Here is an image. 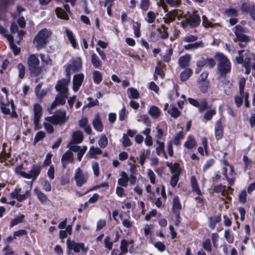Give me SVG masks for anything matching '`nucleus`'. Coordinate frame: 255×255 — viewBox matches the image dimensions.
Here are the masks:
<instances>
[{"mask_svg": "<svg viewBox=\"0 0 255 255\" xmlns=\"http://www.w3.org/2000/svg\"><path fill=\"white\" fill-rule=\"evenodd\" d=\"M42 166L39 164H33L31 166V168L28 173L22 171L23 169V164L22 163L17 166L14 170L15 173L17 175L26 179H32L35 180L41 173Z\"/></svg>", "mask_w": 255, "mask_h": 255, "instance_id": "obj_1", "label": "nucleus"}, {"mask_svg": "<svg viewBox=\"0 0 255 255\" xmlns=\"http://www.w3.org/2000/svg\"><path fill=\"white\" fill-rule=\"evenodd\" d=\"M27 65L31 77H37L42 72L43 68L40 65V60L36 54H31L28 56Z\"/></svg>", "mask_w": 255, "mask_h": 255, "instance_id": "obj_2", "label": "nucleus"}, {"mask_svg": "<svg viewBox=\"0 0 255 255\" xmlns=\"http://www.w3.org/2000/svg\"><path fill=\"white\" fill-rule=\"evenodd\" d=\"M215 58L217 61V70L221 76H223L230 72L231 63L228 58L223 53L217 52Z\"/></svg>", "mask_w": 255, "mask_h": 255, "instance_id": "obj_3", "label": "nucleus"}, {"mask_svg": "<svg viewBox=\"0 0 255 255\" xmlns=\"http://www.w3.org/2000/svg\"><path fill=\"white\" fill-rule=\"evenodd\" d=\"M51 32L45 28L38 31L33 39V44L37 50H39L46 47Z\"/></svg>", "mask_w": 255, "mask_h": 255, "instance_id": "obj_4", "label": "nucleus"}, {"mask_svg": "<svg viewBox=\"0 0 255 255\" xmlns=\"http://www.w3.org/2000/svg\"><path fill=\"white\" fill-rule=\"evenodd\" d=\"M67 119L65 110H58L53 115L47 117L45 119L54 125H62L65 123Z\"/></svg>", "mask_w": 255, "mask_h": 255, "instance_id": "obj_5", "label": "nucleus"}, {"mask_svg": "<svg viewBox=\"0 0 255 255\" xmlns=\"http://www.w3.org/2000/svg\"><path fill=\"white\" fill-rule=\"evenodd\" d=\"M67 247L70 251H73L75 253L78 254L81 250L82 254H86L89 250L88 247L83 243H76L74 240L71 241L70 238L67 239L66 242Z\"/></svg>", "mask_w": 255, "mask_h": 255, "instance_id": "obj_6", "label": "nucleus"}, {"mask_svg": "<svg viewBox=\"0 0 255 255\" xmlns=\"http://www.w3.org/2000/svg\"><path fill=\"white\" fill-rule=\"evenodd\" d=\"M89 178L87 173H84L80 168H78L75 172L74 179L77 187H81L87 183Z\"/></svg>", "mask_w": 255, "mask_h": 255, "instance_id": "obj_7", "label": "nucleus"}, {"mask_svg": "<svg viewBox=\"0 0 255 255\" xmlns=\"http://www.w3.org/2000/svg\"><path fill=\"white\" fill-rule=\"evenodd\" d=\"M68 94L64 93H58L55 98V100L52 103L49 110H52L59 105L63 106L66 103V99L68 98Z\"/></svg>", "mask_w": 255, "mask_h": 255, "instance_id": "obj_8", "label": "nucleus"}, {"mask_svg": "<svg viewBox=\"0 0 255 255\" xmlns=\"http://www.w3.org/2000/svg\"><path fill=\"white\" fill-rule=\"evenodd\" d=\"M188 101L191 105L198 108L200 112H203L208 108V102L205 99H201L200 102H198L194 99L189 98Z\"/></svg>", "mask_w": 255, "mask_h": 255, "instance_id": "obj_9", "label": "nucleus"}, {"mask_svg": "<svg viewBox=\"0 0 255 255\" xmlns=\"http://www.w3.org/2000/svg\"><path fill=\"white\" fill-rule=\"evenodd\" d=\"M69 83V80H66L65 78L58 80L55 87L56 91L58 93H64L68 94V85Z\"/></svg>", "mask_w": 255, "mask_h": 255, "instance_id": "obj_10", "label": "nucleus"}, {"mask_svg": "<svg viewBox=\"0 0 255 255\" xmlns=\"http://www.w3.org/2000/svg\"><path fill=\"white\" fill-rule=\"evenodd\" d=\"M34 111V119L33 123L34 124L35 128H37L39 125L40 118L42 116V106L37 103L33 106Z\"/></svg>", "mask_w": 255, "mask_h": 255, "instance_id": "obj_11", "label": "nucleus"}, {"mask_svg": "<svg viewBox=\"0 0 255 255\" xmlns=\"http://www.w3.org/2000/svg\"><path fill=\"white\" fill-rule=\"evenodd\" d=\"M234 29L236 38L239 41L247 43L249 41V37L243 33L244 28L242 26L240 25H236Z\"/></svg>", "mask_w": 255, "mask_h": 255, "instance_id": "obj_12", "label": "nucleus"}, {"mask_svg": "<svg viewBox=\"0 0 255 255\" xmlns=\"http://www.w3.org/2000/svg\"><path fill=\"white\" fill-rule=\"evenodd\" d=\"M84 79V75L83 73H79L75 75L73 79V90L76 92H77Z\"/></svg>", "mask_w": 255, "mask_h": 255, "instance_id": "obj_13", "label": "nucleus"}, {"mask_svg": "<svg viewBox=\"0 0 255 255\" xmlns=\"http://www.w3.org/2000/svg\"><path fill=\"white\" fill-rule=\"evenodd\" d=\"M244 53L246 55H248L247 53H248L249 54V51H245V50L239 51L238 53L239 56L236 57V61L238 64L243 63L244 66H246L247 65H249V66H251V58H245L244 60L245 57Z\"/></svg>", "mask_w": 255, "mask_h": 255, "instance_id": "obj_14", "label": "nucleus"}, {"mask_svg": "<svg viewBox=\"0 0 255 255\" xmlns=\"http://www.w3.org/2000/svg\"><path fill=\"white\" fill-rule=\"evenodd\" d=\"M233 191L231 187L229 186L227 188L222 184H219L215 186L213 189V191L217 193H221L223 196L227 195L229 193H231Z\"/></svg>", "mask_w": 255, "mask_h": 255, "instance_id": "obj_15", "label": "nucleus"}, {"mask_svg": "<svg viewBox=\"0 0 255 255\" xmlns=\"http://www.w3.org/2000/svg\"><path fill=\"white\" fill-rule=\"evenodd\" d=\"M71 69L74 73L79 72L82 68V61L80 57H77L70 64Z\"/></svg>", "mask_w": 255, "mask_h": 255, "instance_id": "obj_16", "label": "nucleus"}, {"mask_svg": "<svg viewBox=\"0 0 255 255\" xmlns=\"http://www.w3.org/2000/svg\"><path fill=\"white\" fill-rule=\"evenodd\" d=\"M73 161V154L70 150H67L62 156L61 162L64 167Z\"/></svg>", "mask_w": 255, "mask_h": 255, "instance_id": "obj_17", "label": "nucleus"}, {"mask_svg": "<svg viewBox=\"0 0 255 255\" xmlns=\"http://www.w3.org/2000/svg\"><path fill=\"white\" fill-rule=\"evenodd\" d=\"M92 124L96 130L99 132L103 131L104 127L101 121V117L99 113L95 114Z\"/></svg>", "mask_w": 255, "mask_h": 255, "instance_id": "obj_18", "label": "nucleus"}, {"mask_svg": "<svg viewBox=\"0 0 255 255\" xmlns=\"http://www.w3.org/2000/svg\"><path fill=\"white\" fill-rule=\"evenodd\" d=\"M200 21V16L195 13L189 15L187 19V22L191 27H196L199 25Z\"/></svg>", "mask_w": 255, "mask_h": 255, "instance_id": "obj_19", "label": "nucleus"}, {"mask_svg": "<svg viewBox=\"0 0 255 255\" xmlns=\"http://www.w3.org/2000/svg\"><path fill=\"white\" fill-rule=\"evenodd\" d=\"M65 32L66 33V35L67 36L68 39L70 42L71 45L74 49H79V46L77 42V40L75 37L74 34L72 32V31L66 29L65 30Z\"/></svg>", "mask_w": 255, "mask_h": 255, "instance_id": "obj_20", "label": "nucleus"}, {"mask_svg": "<svg viewBox=\"0 0 255 255\" xmlns=\"http://www.w3.org/2000/svg\"><path fill=\"white\" fill-rule=\"evenodd\" d=\"M215 134L216 138L219 139L222 138L223 135V127L221 120H218L216 123L215 127Z\"/></svg>", "mask_w": 255, "mask_h": 255, "instance_id": "obj_21", "label": "nucleus"}, {"mask_svg": "<svg viewBox=\"0 0 255 255\" xmlns=\"http://www.w3.org/2000/svg\"><path fill=\"white\" fill-rule=\"evenodd\" d=\"M83 139L84 136L83 132L80 130H77L73 132L72 139L70 141L76 143H80L83 141Z\"/></svg>", "mask_w": 255, "mask_h": 255, "instance_id": "obj_22", "label": "nucleus"}, {"mask_svg": "<svg viewBox=\"0 0 255 255\" xmlns=\"http://www.w3.org/2000/svg\"><path fill=\"white\" fill-rule=\"evenodd\" d=\"M34 192L38 199L42 204H44L49 201L47 196L38 188H35L34 190Z\"/></svg>", "mask_w": 255, "mask_h": 255, "instance_id": "obj_23", "label": "nucleus"}, {"mask_svg": "<svg viewBox=\"0 0 255 255\" xmlns=\"http://www.w3.org/2000/svg\"><path fill=\"white\" fill-rule=\"evenodd\" d=\"M221 221V217L220 215H217L215 216H211L209 218V227L214 230L217 223H219Z\"/></svg>", "mask_w": 255, "mask_h": 255, "instance_id": "obj_24", "label": "nucleus"}, {"mask_svg": "<svg viewBox=\"0 0 255 255\" xmlns=\"http://www.w3.org/2000/svg\"><path fill=\"white\" fill-rule=\"evenodd\" d=\"M121 175V177L118 180V184L121 186L127 187L128 184L129 177L125 171H122Z\"/></svg>", "mask_w": 255, "mask_h": 255, "instance_id": "obj_25", "label": "nucleus"}, {"mask_svg": "<svg viewBox=\"0 0 255 255\" xmlns=\"http://www.w3.org/2000/svg\"><path fill=\"white\" fill-rule=\"evenodd\" d=\"M25 218V216L23 214L16 216L13 219H12L9 223V227L12 228L13 227L23 222Z\"/></svg>", "mask_w": 255, "mask_h": 255, "instance_id": "obj_26", "label": "nucleus"}, {"mask_svg": "<svg viewBox=\"0 0 255 255\" xmlns=\"http://www.w3.org/2000/svg\"><path fill=\"white\" fill-rule=\"evenodd\" d=\"M190 59V55L186 54L184 56H181L179 59V65L182 68H185L188 66Z\"/></svg>", "mask_w": 255, "mask_h": 255, "instance_id": "obj_27", "label": "nucleus"}, {"mask_svg": "<svg viewBox=\"0 0 255 255\" xmlns=\"http://www.w3.org/2000/svg\"><path fill=\"white\" fill-rule=\"evenodd\" d=\"M162 50L166 53L162 56V60L165 62H168L170 60V56L172 53V49L170 47L164 46L162 47Z\"/></svg>", "mask_w": 255, "mask_h": 255, "instance_id": "obj_28", "label": "nucleus"}, {"mask_svg": "<svg viewBox=\"0 0 255 255\" xmlns=\"http://www.w3.org/2000/svg\"><path fill=\"white\" fill-rule=\"evenodd\" d=\"M55 13L57 16L61 19L68 20L69 19V16L66 12L62 8L57 7L55 9Z\"/></svg>", "mask_w": 255, "mask_h": 255, "instance_id": "obj_29", "label": "nucleus"}, {"mask_svg": "<svg viewBox=\"0 0 255 255\" xmlns=\"http://www.w3.org/2000/svg\"><path fill=\"white\" fill-rule=\"evenodd\" d=\"M190 182L193 191L196 192L198 195H201V192L199 188L196 178L194 176H192L191 177Z\"/></svg>", "mask_w": 255, "mask_h": 255, "instance_id": "obj_30", "label": "nucleus"}, {"mask_svg": "<svg viewBox=\"0 0 255 255\" xmlns=\"http://www.w3.org/2000/svg\"><path fill=\"white\" fill-rule=\"evenodd\" d=\"M133 241L132 240L128 241L125 239L122 240L120 246L121 251H122V253H127L128 252V245L133 244Z\"/></svg>", "mask_w": 255, "mask_h": 255, "instance_id": "obj_31", "label": "nucleus"}, {"mask_svg": "<svg viewBox=\"0 0 255 255\" xmlns=\"http://www.w3.org/2000/svg\"><path fill=\"white\" fill-rule=\"evenodd\" d=\"M196 146V142L195 138L191 135L188 136L187 141L184 144V146L188 149H192Z\"/></svg>", "mask_w": 255, "mask_h": 255, "instance_id": "obj_32", "label": "nucleus"}, {"mask_svg": "<svg viewBox=\"0 0 255 255\" xmlns=\"http://www.w3.org/2000/svg\"><path fill=\"white\" fill-rule=\"evenodd\" d=\"M148 113L153 119H157L159 117V109L153 105L150 108Z\"/></svg>", "mask_w": 255, "mask_h": 255, "instance_id": "obj_33", "label": "nucleus"}, {"mask_svg": "<svg viewBox=\"0 0 255 255\" xmlns=\"http://www.w3.org/2000/svg\"><path fill=\"white\" fill-rule=\"evenodd\" d=\"M168 166L170 168L171 172L173 174L175 175H180L181 169L179 167V164L177 163H168Z\"/></svg>", "mask_w": 255, "mask_h": 255, "instance_id": "obj_34", "label": "nucleus"}, {"mask_svg": "<svg viewBox=\"0 0 255 255\" xmlns=\"http://www.w3.org/2000/svg\"><path fill=\"white\" fill-rule=\"evenodd\" d=\"M202 47H203V42L202 41H199L185 45H184V49L186 50H190Z\"/></svg>", "mask_w": 255, "mask_h": 255, "instance_id": "obj_35", "label": "nucleus"}, {"mask_svg": "<svg viewBox=\"0 0 255 255\" xmlns=\"http://www.w3.org/2000/svg\"><path fill=\"white\" fill-rule=\"evenodd\" d=\"M116 0H105L104 2V6H107V13L109 16H112V7L113 6L114 4V2Z\"/></svg>", "mask_w": 255, "mask_h": 255, "instance_id": "obj_36", "label": "nucleus"}, {"mask_svg": "<svg viewBox=\"0 0 255 255\" xmlns=\"http://www.w3.org/2000/svg\"><path fill=\"white\" fill-rule=\"evenodd\" d=\"M156 236H159V232H158L157 231L156 232V234H154V233L150 234V236H149V241L151 243L154 245V246L156 249L159 250V242L156 241V240L155 239Z\"/></svg>", "mask_w": 255, "mask_h": 255, "instance_id": "obj_37", "label": "nucleus"}, {"mask_svg": "<svg viewBox=\"0 0 255 255\" xmlns=\"http://www.w3.org/2000/svg\"><path fill=\"white\" fill-rule=\"evenodd\" d=\"M91 62L96 68H99L102 66V62L95 53H93L91 56Z\"/></svg>", "mask_w": 255, "mask_h": 255, "instance_id": "obj_38", "label": "nucleus"}, {"mask_svg": "<svg viewBox=\"0 0 255 255\" xmlns=\"http://www.w3.org/2000/svg\"><path fill=\"white\" fill-rule=\"evenodd\" d=\"M93 77L94 82L96 84H99L102 81V75L99 71L95 70L93 73Z\"/></svg>", "mask_w": 255, "mask_h": 255, "instance_id": "obj_39", "label": "nucleus"}, {"mask_svg": "<svg viewBox=\"0 0 255 255\" xmlns=\"http://www.w3.org/2000/svg\"><path fill=\"white\" fill-rule=\"evenodd\" d=\"M16 68L18 71V78L22 79L25 77L26 69L23 64L20 63H18L16 66Z\"/></svg>", "mask_w": 255, "mask_h": 255, "instance_id": "obj_40", "label": "nucleus"}, {"mask_svg": "<svg viewBox=\"0 0 255 255\" xmlns=\"http://www.w3.org/2000/svg\"><path fill=\"white\" fill-rule=\"evenodd\" d=\"M192 71L190 69H186L180 74V79L182 81H186L192 75Z\"/></svg>", "mask_w": 255, "mask_h": 255, "instance_id": "obj_41", "label": "nucleus"}, {"mask_svg": "<svg viewBox=\"0 0 255 255\" xmlns=\"http://www.w3.org/2000/svg\"><path fill=\"white\" fill-rule=\"evenodd\" d=\"M224 237L226 241L230 244H232L234 241L233 234L230 230H226L224 232Z\"/></svg>", "mask_w": 255, "mask_h": 255, "instance_id": "obj_42", "label": "nucleus"}, {"mask_svg": "<svg viewBox=\"0 0 255 255\" xmlns=\"http://www.w3.org/2000/svg\"><path fill=\"white\" fill-rule=\"evenodd\" d=\"M181 209V205L178 196H175L173 199V210L174 212L178 211Z\"/></svg>", "mask_w": 255, "mask_h": 255, "instance_id": "obj_43", "label": "nucleus"}, {"mask_svg": "<svg viewBox=\"0 0 255 255\" xmlns=\"http://www.w3.org/2000/svg\"><path fill=\"white\" fill-rule=\"evenodd\" d=\"M184 134L183 131H180L175 136L173 139V143L175 145H179L181 140L184 138Z\"/></svg>", "mask_w": 255, "mask_h": 255, "instance_id": "obj_44", "label": "nucleus"}, {"mask_svg": "<svg viewBox=\"0 0 255 255\" xmlns=\"http://www.w3.org/2000/svg\"><path fill=\"white\" fill-rule=\"evenodd\" d=\"M216 114L215 109H210L208 110L204 115V119L206 121H210L212 119V117Z\"/></svg>", "mask_w": 255, "mask_h": 255, "instance_id": "obj_45", "label": "nucleus"}, {"mask_svg": "<svg viewBox=\"0 0 255 255\" xmlns=\"http://www.w3.org/2000/svg\"><path fill=\"white\" fill-rule=\"evenodd\" d=\"M45 136L46 134L44 131L42 130L38 131L34 138L33 144H35L39 141L42 140Z\"/></svg>", "mask_w": 255, "mask_h": 255, "instance_id": "obj_46", "label": "nucleus"}, {"mask_svg": "<svg viewBox=\"0 0 255 255\" xmlns=\"http://www.w3.org/2000/svg\"><path fill=\"white\" fill-rule=\"evenodd\" d=\"M128 91L130 93V95L128 96L129 98L137 99L139 98V94L136 89L133 88H129Z\"/></svg>", "mask_w": 255, "mask_h": 255, "instance_id": "obj_47", "label": "nucleus"}, {"mask_svg": "<svg viewBox=\"0 0 255 255\" xmlns=\"http://www.w3.org/2000/svg\"><path fill=\"white\" fill-rule=\"evenodd\" d=\"M159 37V27H157L156 30L152 31L149 35L150 40L154 42L158 40Z\"/></svg>", "mask_w": 255, "mask_h": 255, "instance_id": "obj_48", "label": "nucleus"}, {"mask_svg": "<svg viewBox=\"0 0 255 255\" xmlns=\"http://www.w3.org/2000/svg\"><path fill=\"white\" fill-rule=\"evenodd\" d=\"M138 121L142 122L148 127L151 126V122L149 118L146 115H140Z\"/></svg>", "mask_w": 255, "mask_h": 255, "instance_id": "obj_49", "label": "nucleus"}, {"mask_svg": "<svg viewBox=\"0 0 255 255\" xmlns=\"http://www.w3.org/2000/svg\"><path fill=\"white\" fill-rule=\"evenodd\" d=\"M168 113L173 118H177L180 114V111L176 107H171L168 110Z\"/></svg>", "mask_w": 255, "mask_h": 255, "instance_id": "obj_50", "label": "nucleus"}, {"mask_svg": "<svg viewBox=\"0 0 255 255\" xmlns=\"http://www.w3.org/2000/svg\"><path fill=\"white\" fill-rule=\"evenodd\" d=\"M140 23L138 22H134L133 25V29L134 31V35L136 37H139L140 36Z\"/></svg>", "mask_w": 255, "mask_h": 255, "instance_id": "obj_51", "label": "nucleus"}, {"mask_svg": "<svg viewBox=\"0 0 255 255\" xmlns=\"http://www.w3.org/2000/svg\"><path fill=\"white\" fill-rule=\"evenodd\" d=\"M200 84L199 88L200 91L202 93H206L208 90L209 87V81H204L199 82Z\"/></svg>", "mask_w": 255, "mask_h": 255, "instance_id": "obj_52", "label": "nucleus"}, {"mask_svg": "<svg viewBox=\"0 0 255 255\" xmlns=\"http://www.w3.org/2000/svg\"><path fill=\"white\" fill-rule=\"evenodd\" d=\"M108 139L105 134H102L99 140V145L102 148H105L108 144Z\"/></svg>", "mask_w": 255, "mask_h": 255, "instance_id": "obj_53", "label": "nucleus"}, {"mask_svg": "<svg viewBox=\"0 0 255 255\" xmlns=\"http://www.w3.org/2000/svg\"><path fill=\"white\" fill-rule=\"evenodd\" d=\"M202 247L206 251L209 252H211L212 247L210 240L209 239L205 240V241L202 243Z\"/></svg>", "mask_w": 255, "mask_h": 255, "instance_id": "obj_54", "label": "nucleus"}, {"mask_svg": "<svg viewBox=\"0 0 255 255\" xmlns=\"http://www.w3.org/2000/svg\"><path fill=\"white\" fill-rule=\"evenodd\" d=\"M76 143L75 142H72V141H70L67 145V147L69 148L70 151L74 152H77L80 149V146L75 145Z\"/></svg>", "mask_w": 255, "mask_h": 255, "instance_id": "obj_55", "label": "nucleus"}, {"mask_svg": "<svg viewBox=\"0 0 255 255\" xmlns=\"http://www.w3.org/2000/svg\"><path fill=\"white\" fill-rule=\"evenodd\" d=\"M150 5L149 0H140L139 7L143 11H146L148 9Z\"/></svg>", "mask_w": 255, "mask_h": 255, "instance_id": "obj_56", "label": "nucleus"}, {"mask_svg": "<svg viewBox=\"0 0 255 255\" xmlns=\"http://www.w3.org/2000/svg\"><path fill=\"white\" fill-rule=\"evenodd\" d=\"M6 106H8L7 104H5L2 102H0V108L1 111V112L6 115H8L10 114V109L8 108H6Z\"/></svg>", "mask_w": 255, "mask_h": 255, "instance_id": "obj_57", "label": "nucleus"}, {"mask_svg": "<svg viewBox=\"0 0 255 255\" xmlns=\"http://www.w3.org/2000/svg\"><path fill=\"white\" fill-rule=\"evenodd\" d=\"M202 25L205 27L207 28L209 27H213L215 24L209 21L205 15H203L202 16Z\"/></svg>", "mask_w": 255, "mask_h": 255, "instance_id": "obj_58", "label": "nucleus"}, {"mask_svg": "<svg viewBox=\"0 0 255 255\" xmlns=\"http://www.w3.org/2000/svg\"><path fill=\"white\" fill-rule=\"evenodd\" d=\"M2 251L4 252L3 255H16L12 248L9 245H5L3 247Z\"/></svg>", "mask_w": 255, "mask_h": 255, "instance_id": "obj_59", "label": "nucleus"}, {"mask_svg": "<svg viewBox=\"0 0 255 255\" xmlns=\"http://www.w3.org/2000/svg\"><path fill=\"white\" fill-rule=\"evenodd\" d=\"M246 84V79L244 78H242L239 80V93L240 95H243L244 93V88Z\"/></svg>", "mask_w": 255, "mask_h": 255, "instance_id": "obj_60", "label": "nucleus"}, {"mask_svg": "<svg viewBox=\"0 0 255 255\" xmlns=\"http://www.w3.org/2000/svg\"><path fill=\"white\" fill-rule=\"evenodd\" d=\"M156 15L153 11H150L147 14L146 21L149 23L153 22L155 20Z\"/></svg>", "mask_w": 255, "mask_h": 255, "instance_id": "obj_61", "label": "nucleus"}, {"mask_svg": "<svg viewBox=\"0 0 255 255\" xmlns=\"http://www.w3.org/2000/svg\"><path fill=\"white\" fill-rule=\"evenodd\" d=\"M197 39V37L193 35H188L184 36L182 41L185 42H192Z\"/></svg>", "mask_w": 255, "mask_h": 255, "instance_id": "obj_62", "label": "nucleus"}, {"mask_svg": "<svg viewBox=\"0 0 255 255\" xmlns=\"http://www.w3.org/2000/svg\"><path fill=\"white\" fill-rule=\"evenodd\" d=\"M123 140L122 141V143L124 147H126L130 146L132 144L131 142L130 141V139L128 137V135H127V134L125 133L123 134Z\"/></svg>", "mask_w": 255, "mask_h": 255, "instance_id": "obj_63", "label": "nucleus"}, {"mask_svg": "<svg viewBox=\"0 0 255 255\" xmlns=\"http://www.w3.org/2000/svg\"><path fill=\"white\" fill-rule=\"evenodd\" d=\"M237 10L233 8H228L225 10V13L230 17H235L237 16Z\"/></svg>", "mask_w": 255, "mask_h": 255, "instance_id": "obj_64", "label": "nucleus"}]
</instances>
